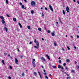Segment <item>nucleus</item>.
<instances>
[{
  "mask_svg": "<svg viewBox=\"0 0 79 79\" xmlns=\"http://www.w3.org/2000/svg\"><path fill=\"white\" fill-rule=\"evenodd\" d=\"M56 24H58V22H56Z\"/></svg>",
  "mask_w": 79,
  "mask_h": 79,
  "instance_id": "obj_64",
  "label": "nucleus"
},
{
  "mask_svg": "<svg viewBox=\"0 0 79 79\" xmlns=\"http://www.w3.org/2000/svg\"><path fill=\"white\" fill-rule=\"evenodd\" d=\"M6 4H8V0H6Z\"/></svg>",
  "mask_w": 79,
  "mask_h": 79,
  "instance_id": "obj_28",
  "label": "nucleus"
},
{
  "mask_svg": "<svg viewBox=\"0 0 79 79\" xmlns=\"http://www.w3.org/2000/svg\"><path fill=\"white\" fill-rule=\"evenodd\" d=\"M32 63L33 66L34 67H35V62H34V61H33Z\"/></svg>",
  "mask_w": 79,
  "mask_h": 79,
  "instance_id": "obj_4",
  "label": "nucleus"
},
{
  "mask_svg": "<svg viewBox=\"0 0 79 79\" xmlns=\"http://www.w3.org/2000/svg\"><path fill=\"white\" fill-rule=\"evenodd\" d=\"M59 60H60V59H61V58H60V57H59L58 58Z\"/></svg>",
  "mask_w": 79,
  "mask_h": 79,
  "instance_id": "obj_60",
  "label": "nucleus"
},
{
  "mask_svg": "<svg viewBox=\"0 0 79 79\" xmlns=\"http://www.w3.org/2000/svg\"><path fill=\"white\" fill-rule=\"evenodd\" d=\"M13 20L14 21H16V18H14L13 19Z\"/></svg>",
  "mask_w": 79,
  "mask_h": 79,
  "instance_id": "obj_14",
  "label": "nucleus"
},
{
  "mask_svg": "<svg viewBox=\"0 0 79 79\" xmlns=\"http://www.w3.org/2000/svg\"><path fill=\"white\" fill-rule=\"evenodd\" d=\"M15 63L17 64H18V60H17V59L16 58H15Z\"/></svg>",
  "mask_w": 79,
  "mask_h": 79,
  "instance_id": "obj_5",
  "label": "nucleus"
},
{
  "mask_svg": "<svg viewBox=\"0 0 79 79\" xmlns=\"http://www.w3.org/2000/svg\"><path fill=\"white\" fill-rule=\"evenodd\" d=\"M75 64H77V62L76 61H75Z\"/></svg>",
  "mask_w": 79,
  "mask_h": 79,
  "instance_id": "obj_53",
  "label": "nucleus"
},
{
  "mask_svg": "<svg viewBox=\"0 0 79 79\" xmlns=\"http://www.w3.org/2000/svg\"><path fill=\"white\" fill-rule=\"evenodd\" d=\"M59 63H61V60H59Z\"/></svg>",
  "mask_w": 79,
  "mask_h": 79,
  "instance_id": "obj_25",
  "label": "nucleus"
},
{
  "mask_svg": "<svg viewBox=\"0 0 79 79\" xmlns=\"http://www.w3.org/2000/svg\"><path fill=\"white\" fill-rule=\"evenodd\" d=\"M24 8V6L23 5H22V9H23V8Z\"/></svg>",
  "mask_w": 79,
  "mask_h": 79,
  "instance_id": "obj_26",
  "label": "nucleus"
},
{
  "mask_svg": "<svg viewBox=\"0 0 79 79\" xmlns=\"http://www.w3.org/2000/svg\"><path fill=\"white\" fill-rule=\"evenodd\" d=\"M70 37L71 38H73V36H71Z\"/></svg>",
  "mask_w": 79,
  "mask_h": 79,
  "instance_id": "obj_50",
  "label": "nucleus"
},
{
  "mask_svg": "<svg viewBox=\"0 0 79 79\" xmlns=\"http://www.w3.org/2000/svg\"><path fill=\"white\" fill-rule=\"evenodd\" d=\"M0 18H1V19H2V20H3L4 19V18H3V17L2 16H0Z\"/></svg>",
  "mask_w": 79,
  "mask_h": 79,
  "instance_id": "obj_7",
  "label": "nucleus"
},
{
  "mask_svg": "<svg viewBox=\"0 0 79 79\" xmlns=\"http://www.w3.org/2000/svg\"><path fill=\"white\" fill-rule=\"evenodd\" d=\"M8 56H10V54L8 55Z\"/></svg>",
  "mask_w": 79,
  "mask_h": 79,
  "instance_id": "obj_63",
  "label": "nucleus"
},
{
  "mask_svg": "<svg viewBox=\"0 0 79 79\" xmlns=\"http://www.w3.org/2000/svg\"><path fill=\"white\" fill-rule=\"evenodd\" d=\"M68 69V67H66L65 68V69L66 70V69Z\"/></svg>",
  "mask_w": 79,
  "mask_h": 79,
  "instance_id": "obj_49",
  "label": "nucleus"
},
{
  "mask_svg": "<svg viewBox=\"0 0 79 79\" xmlns=\"http://www.w3.org/2000/svg\"><path fill=\"white\" fill-rule=\"evenodd\" d=\"M34 74L35 76H37V73L35 72L34 73Z\"/></svg>",
  "mask_w": 79,
  "mask_h": 79,
  "instance_id": "obj_8",
  "label": "nucleus"
},
{
  "mask_svg": "<svg viewBox=\"0 0 79 79\" xmlns=\"http://www.w3.org/2000/svg\"><path fill=\"white\" fill-rule=\"evenodd\" d=\"M41 60H42L43 61H45V58H44L43 57L41 58Z\"/></svg>",
  "mask_w": 79,
  "mask_h": 79,
  "instance_id": "obj_15",
  "label": "nucleus"
},
{
  "mask_svg": "<svg viewBox=\"0 0 79 79\" xmlns=\"http://www.w3.org/2000/svg\"><path fill=\"white\" fill-rule=\"evenodd\" d=\"M52 67L53 68H55V69L56 68V66H54V65L52 66Z\"/></svg>",
  "mask_w": 79,
  "mask_h": 79,
  "instance_id": "obj_19",
  "label": "nucleus"
},
{
  "mask_svg": "<svg viewBox=\"0 0 79 79\" xmlns=\"http://www.w3.org/2000/svg\"><path fill=\"white\" fill-rule=\"evenodd\" d=\"M38 73L40 75V78H42V76H41V75H40V72H38Z\"/></svg>",
  "mask_w": 79,
  "mask_h": 79,
  "instance_id": "obj_20",
  "label": "nucleus"
},
{
  "mask_svg": "<svg viewBox=\"0 0 79 79\" xmlns=\"http://www.w3.org/2000/svg\"><path fill=\"white\" fill-rule=\"evenodd\" d=\"M77 3H78V4H79V1H77Z\"/></svg>",
  "mask_w": 79,
  "mask_h": 79,
  "instance_id": "obj_55",
  "label": "nucleus"
},
{
  "mask_svg": "<svg viewBox=\"0 0 79 79\" xmlns=\"http://www.w3.org/2000/svg\"><path fill=\"white\" fill-rule=\"evenodd\" d=\"M51 34L52 36H55V33H52Z\"/></svg>",
  "mask_w": 79,
  "mask_h": 79,
  "instance_id": "obj_16",
  "label": "nucleus"
},
{
  "mask_svg": "<svg viewBox=\"0 0 79 79\" xmlns=\"http://www.w3.org/2000/svg\"><path fill=\"white\" fill-rule=\"evenodd\" d=\"M22 75L23 76H24V73H22Z\"/></svg>",
  "mask_w": 79,
  "mask_h": 79,
  "instance_id": "obj_29",
  "label": "nucleus"
},
{
  "mask_svg": "<svg viewBox=\"0 0 79 79\" xmlns=\"http://www.w3.org/2000/svg\"><path fill=\"white\" fill-rule=\"evenodd\" d=\"M24 1L25 2H27V1L26 0H24Z\"/></svg>",
  "mask_w": 79,
  "mask_h": 79,
  "instance_id": "obj_58",
  "label": "nucleus"
},
{
  "mask_svg": "<svg viewBox=\"0 0 79 79\" xmlns=\"http://www.w3.org/2000/svg\"><path fill=\"white\" fill-rule=\"evenodd\" d=\"M49 6L51 11H53V7H52V6L50 5Z\"/></svg>",
  "mask_w": 79,
  "mask_h": 79,
  "instance_id": "obj_2",
  "label": "nucleus"
},
{
  "mask_svg": "<svg viewBox=\"0 0 79 79\" xmlns=\"http://www.w3.org/2000/svg\"><path fill=\"white\" fill-rule=\"evenodd\" d=\"M59 20H60V23H61V24H63V22L61 21V19H60Z\"/></svg>",
  "mask_w": 79,
  "mask_h": 79,
  "instance_id": "obj_24",
  "label": "nucleus"
},
{
  "mask_svg": "<svg viewBox=\"0 0 79 79\" xmlns=\"http://www.w3.org/2000/svg\"><path fill=\"white\" fill-rule=\"evenodd\" d=\"M6 16H7V17H9V18H10V16H9V15H6Z\"/></svg>",
  "mask_w": 79,
  "mask_h": 79,
  "instance_id": "obj_43",
  "label": "nucleus"
},
{
  "mask_svg": "<svg viewBox=\"0 0 79 79\" xmlns=\"http://www.w3.org/2000/svg\"><path fill=\"white\" fill-rule=\"evenodd\" d=\"M64 69V68L63 67L61 68V69Z\"/></svg>",
  "mask_w": 79,
  "mask_h": 79,
  "instance_id": "obj_59",
  "label": "nucleus"
},
{
  "mask_svg": "<svg viewBox=\"0 0 79 79\" xmlns=\"http://www.w3.org/2000/svg\"><path fill=\"white\" fill-rule=\"evenodd\" d=\"M2 23H5V20H2Z\"/></svg>",
  "mask_w": 79,
  "mask_h": 79,
  "instance_id": "obj_18",
  "label": "nucleus"
},
{
  "mask_svg": "<svg viewBox=\"0 0 79 79\" xmlns=\"http://www.w3.org/2000/svg\"><path fill=\"white\" fill-rule=\"evenodd\" d=\"M54 44L55 46H56L57 45L56 43H54Z\"/></svg>",
  "mask_w": 79,
  "mask_h": 79,
  "instance_id": "obj_32",
  "label": "nucleus"
},
{
  "mask_svg": "<svg viewBox=\"0 0 79 79\" xmlns=\"http://www.w3.org/2000/svg\"><path fill=\"white\" fill-rule=\"evenodd\" d=\"M43 71H44V72H45V71H46L45 70V69H44V70H43Z\"/></svg>",
  "mask_w": 79,
  "mask_h": 79,
  "instance_id": "obj_61",
  "label": "nucleus"
},
{
  "mask_svg": "<svg viewBox=\"0 0 79 79\" xmlns=\"http://www.w3.org/2000/svg\"><path fill=\"white\" fill-rule=\"evenodd\" d=\"M66 9L67 13H69V8L68 6H67V7H66Z\"/></svg>",
  "mask_w": 79,
  "mask_h": 79,
  "instance_id": "obj_3",
  "label": "nucleus"
},
{
  "mask_svg": "<svg viewBox=\"0 0 79 79\" xmlns=\"http://www.w3.org/2000/svg\"><path fill=\"white\" fill-rule=\"evenodd\" d=\"M67 79H70V77H67Z\"/></svg>",
  "mask_w": 79,
  "mask_h": 79,
  "instance_id": "obj_48",
  "label": "nucleus"
},
{
  "mask_svg": "<svg viewBox=\"0 0 79 79\" xmlns=\"http://www.w3.org/2000/svg\"><path fill=\"white\" fill-rule=\"evenodd\" d=\"M42 16H44V14L42 13Z\"/></svg>",
  "mask_w": 79,
  "mask_h": 79,
  "instance_id": "obj_45",
  "label": "nucleus"
},
{
  "mask_svg": "<svg viewBox=\"0 0 79 79\" xmlns=\"http://www.w3.org/2000/svg\"><path fill=\"white\" fill-rule=\"evenodd\" d=\"M30 44H32V42H30Z\"/></svg>",
  "mask_w": 79,
  "mask_h": 79,
  "instance_id": "obj_54",
  "label": "nucleus"
},
{
  "mask_svg": "<svg viewBox=\"0 0 79 79\" xmlns=\"http://www.w3.org/2000/svg\"><path fill=\"white\" fill-rule=\"evenodd\" d=\"M27 28L28 29H31V27L29 26H28Z\"/></svg>",
  "mask_w": 79,
  "mask_h": 79,
  "instance_id": "obj_23",
  "label": "nucleus"
},
{
  "mask_svg": "<svg viewBox=\"0 0 79 79\" xmlns=\"http://www.w3.org/2000/svg\"><path fill=\"white\" fill-rule=\"evenodd\" d=\"M66 61H67V62H69V60L68 59H67L66 60Z\"/></svg>",
  "mask_w": 79,
  "mask_h": 79,
  "instance_id": "obj_31",
  "label": "nucleus"
},
{
  "mask_svg": "<svg viewBox=\"0 0 79 79\" xmlns=\"http://www.w3.org/2000/svg\"><path fill=\"white\" fill-rule=\"evenodd\" d=\"M44 75H46L47 74V73H44Z\"/></svg>",
  "mask_w": 79,
  "mask_h": 79,
  "instance_id": "obj_46",
  "label": "nucleus"
},
{
  "mask_svg": "<svg viewBox=\"0 0 79 79\" xmlns=\"http://www.w3.org/2000/svg\"><path fill=\"white\" fill-rule=\"evenodd\" d=\"M19 26H20V28H22V25H21V23H19Z\"/></svg>",
  "mask_w": 79,
  "mask_h": 79,
  "instance_id": "obj_9",
  "label": "nucleus"
},
{
  "mask_svg": "<svg viewBox=\"0 0 79 79\" xmlns=\"http://www.w3.org/2000/svg\"><path fill=\"white\" fill-rule=\"evenodd\" d=\"M45 10H48L47 8L45 7Z\"/></svg>",
  "mask_w": 79,
  "mask_h": 79,
  "instance_id": "obj_37",
  "label": "nucleus"
},
{
  "mask_svg": "<svg viewBox=\"0 0 79 79\" xmlns=\"http://www.w3.org/2000/svg\"><path fill=\"white\" fill-rule=\"evenodd\" d=\"M4 54L5 55V56H6V55H7V53H4Z\"/></svg>",
  "mask_w": 79,
  "mask_h": 79,
  "instance_id": "obj_34",
  "label": "nucleus"
},
{
  "mask_svg": "<svg viewBox=\"0 0 79 79\" xmlns=\"http://www.w3.org/2000/svg\"><path fill=\"white\" fill-rule=\"evenodd\" d=\"M36 45H37L38 47H39V42L37 41V42Z\"/></svg>",
  "mask_w": 79,
  "mask_h": 79,
  "instance_id": "obj_11",
  "label": "nucleus"
},
{
  "mask_svg": "<svg viewBox=\"0 0 79 79\" xmlns=\"http://www.w3.org/2000/svg\"><path fill=\"white\" fill-rule=\"evenodd\" d=\"M63 14L64 15H65V12H64V10H63Z\"/></svg>",
  "mask_w": 79,
  "mask_h": 79,
  "instance_id": "obj_33",
  "label": "nucleus"
},
{
  "mask_svg": "<svg viewBox=\"0 0 79 79\" xmlns=\"http://www.w3.org/2000/svg\"><path fill=\"white\" fill-rule=\"evenodd\" d=\"M5 60H2V63L3 64H4V65H5Z\"/></svg>",
  "mask_w": 79,
  "mask_h": 79,
  "instance_id": "obj_13",
  "label": "nucleus"
},
{
  "mask_svg": "<svg viewBox=\"0 0 79 79\" xmlns=\"http://www.w3.org/2000/svg\"><path fill=\"white\" fill-rule=\"evenodd\" d=\"M67 48L69 50H70V48H69V47H67Z\"/></svg>",
  "mask_w": 79,
  "mask_h": 79,
  "instance_id": "obj_38",
  "label": "nucleus"
},
{
  "mask_svg": "<svg viewBox=\"0 0 79 79\" xmlns=\"http://www.w3.org/2000/svg\"><path fill=\"white\" fill-rule=\"evenodd\" d=\"M67 76L68 77L69 76V74H67Z\"/></svg>",
  "mask_w": 79,
  "mask_h": 79,
  "instance_id": "obj_62",
  "label": "nucleus"
},
{
  "mask_svg": "<svg viewBox=\"0 0 79 79\" xmlns=\"http://www.w3.org/2000/svg\"><path fill=\"white\" fill-rule=\"evenodd\" d=\"M4 29H5V30H6V32H7L8 31V29L6 28V27H4Z\"/></svg>",
  "mask_w": 79,
  "mask_h": 79,
  "instance_id": "obj_12",
  "label": "nucleus"
},
{
  "mask_svg": "<svg viewBox=\"0 0 79 79\" xmlns=\"http://www.w3.org/2000/svg\"><path fill=\"white\" fill-rule=\"evenodd\" d=\"M36 39H35L34 42L35 43H37V41L36 40Z\"/></svg>",
  "mask_w": 79,
  "mask_h": 79,
  "instance_id": "obj_27",
  "label": "nucleus"
},
{
  "mask_svg": "<svg viewBox=\"0 0 79 79\" xmlns=\"http://www.w3.org/2000/svg\"><path fill=\"white\" fill-rule=\"evenodd\" d=\"M41 68H44V66H41Z\"/></svg>",
  "mask_w": 79,
  "mask_h": 79,
  "instance_id": "obj_56",
  "label": "nucleus"
},
{
  "mask_svg": "<svg viewBox=\"0 0 79 79\" xmlns=\"http://www.w3.org/2000/svg\"><path fill=\"white\" fill-rule=\"evenodd\" d=\"M31 13H32V14H34V10H32L31 11Z\"/></svg>",
  "mask_w": 79,
  "mask_h": 79,
  "instance_id": "obj_22",
  "label": "nucleus"
},
{
  "mask_svg": "<svg viewBox=\"0 0 79 79\" xmlns=\"http://www.w3.org/2000/svg\"><path fill=\"white\" fill-rule=\"evenodd\" d=\"M23 55H21L20 56V58H23Z\"/></svg>",
  "mask_w": 79,
  "mask_h": 79,
  "instance_id": "obj_40",
  "label": "nucleus"
},
{
  "mask_svg": "<svg viewBox=\"0 0 79 79\" xmlns=\"http://www.w3.org/2000/svg\"><path fill=\"white\" fill-rule=\"evenodd\" d=\"M66 63H64L63 64V66H66Z\"/></svg>",
  "mask_w": 79,
  "mask_h": 79,
  "instance_id": "obj_39",
  "label": "nucleus"
},
{
  "mask_svg": "<svg viewBox=\"0 0 79 79\" xmlns=\"http://www.w3.org/2000/svg\"><path fill=\"white\" fill-rule=\"evenodd\" d=\"M74 48H75V49H76V46H74Z\"/></svg>",
  "mask_w": 79,
  "mask_h": 79,
  "instance_id": "obj_52",
  "label": "nucleus"
},
{
  "mask_svg": "<svg viewBox=\"0 0 79 79\" xmlns=\"http://www.w3.org/2000/svg\"><path fill=\"white\" fill-rule=\"evenodd\" d=\"M35 48H37V47L36 46H35Z\"/></svg>",
  "mask_w": 79,
  "mask_h": 79,
  "instance_id": "obj_47",
  "label": "nucleus"
},
{
  "mask_svg": "<svg viewBox=\"0 0 79 79\" xmlns=\"http://www.w3.org/2000/svg\"><path fill=\"white\" fill-rule=\"evenodd\" d=\"M38 29L39 31H42V29H41L40 28H38Z\"/></svg>",
  "mask_w": 79,
  "mask_h": 79,
  "instance_id": "obj_17",
  "label": "nucleus"
},
{
  "mask_svg": "<svg viewBox=\"0 0 79 79\" xmlns=\"http://www.w3.org/2000/svg\"><path fill=\"white\" fill-rule=\"evenodd\" d=\"M75 72H76V71L74 70H73L72 69L71 71V73H75Z\"/></svg>",
  "mask_w": 79,
  "mask_h": 79,
  "instance_id": "obj_10",
  "label": "nucleus"
},
{
  "mask_svg": "<svg viewBox=\"0 0 79 79\" xmlns=\"http://www.w3.org/2000/svg\"><path fill=\"white\" fill-rule=\"evenodd\" d=\"M46 57L48 59V60H50V57H49V56L48 55H46Z\"/></svg>",
  "mask_w": 79,
  "mask_h": 79,
  "instance_id": "obj_6",
  "label": "nucleus"
},
{
  "mask_svg": "<svg viewBox=\"0 0 79 79\" xmlns=\"http://www.w3.org/2000/svg\"><path fill=\"white\" fill-rule=\"evenodd\" d=\"M48 33L49 34H50V31H49V30H48Z\"/></svg>",
  "mask_w": 79,
  "mask_h": 79,
  "instance_id": "obj_35",
  "label": "nucleus"
},
{
  "mask_svg": "<svg viewBox=\"0 0 79 79\" xmlns=\"http://www.w3.org/2000/svg\"><path fill=\"white\" fill-rule=\"evenodd\" d=\"M45 78H46L47 79H48V77L47 76H45Z\"/></svg>",
  "mask_w": 79,
  "mask_h": 79,
  "instance_id": "obj_30",
  "label": "nucleus"
},
{
  "mask_svg": "<svg viewBox=\"0 0 79 79\" xmlns=\"http://www.w3.org/2000/svg\"><path fill=\"white\" fill-rule=\"evenodd\" d=\"M31 5L32 6H35V2L34 1H32L31 3Z\"/></svg>",
  "mask_w": 79,
  "mask_h": 79,
  "instance_id": "obj_1",
  "label": "nucleus"
},
{
  "mask_svg": "<svg viewBox=\"0 0 79 79\" xmlns=\"http://www.w3.org/2000/svg\"><path fill=\"white\" fill-rule=\"evenodd\" d=\"M77 39H79V35H77Z\"/></svg>",
  "mask_w": 79,
  "mask_h": 79,
  "instance_id": "obj_42",
  "label": "nucleus"
},
{
  "mask_svg": "<svg viewBox=\"0 0 79 79\" xmlns=\"http://www.w3.org/2000/svg\"><path fill=\"white\" fill-rule=\"evenodd\" d=\"M61 68V66H60V65H59L58 66V68H59V69H60V68Z\"/></svg>",
  "mask_w": 79,
  "mask_h": 79,
  "instance_id": "obj_21",
  "label": "nucleus"
},
{
  "mask_svg": "<svg viewBox=\"0 0 79 79\" xmlns=\"http://www.w3.org/2000/svg\"><path fill=\"white\" fill-rule=\"evenodd\" d=\"M9 68L10 69H12V67H11V66H10Z\"/></svg>",
  "mask_w": 79,
  "mask_h": 79,
  "instance_id": "obj_41",
  "label": "nucleus"
},
{
  "mask_svg": "<svg viewBox=\"0 0 79 79\" xmlns=\"http://www.w3.org/2000/svg\"><path fill=\"white\" fill-rule=\"evenodd\" d=\"M19 4H20V5H22V3H21V2H20Z\"/></svg>",
  "mask_w": 79,
  "mask_h": 79,
  "instance_id": "obj_44",
  "label": "nucleus"
},
{
  "mask_svg": "<svg viewBox=\"0 0 79 79\" xmlns=\"http://www.w3.org/2000/svg\"><path fill=\"white\" fill-rule=\"evenodd\" d=\"M64 74H67V73L66 72H64Z\"/></svg>",
  "mask_w": 79,
  "mask_h": 79,
  "instance_id": "obj_57",
  "label": "nucleus"
},
{
  "mask_svg": "<svg viewBox=\"0 0 79 79\" xmlns=\"http://www.w3.org/2000/svg\"><path fill=\"white\" fill-rule=\"evenodd\" d=\"M8 79H11V77L10 76H9L8 77Z\"/></svg>",
  "mask_w": 79,
  "mask_h": 79,
  "instance_id": "obj_36",
  "label": "nucleus"
},
{
  "mask_svg": "<svg viewBox=\"0 0 79 79\" xmlns=\"http://www.w3.org/2000/svg\"><path fill=\"white\" fill-rule=\"evenodd\" d=\"M33 61H35V59H33Z\"/></svg>",
  "mask_w": 79,
  "mask_h": 79,
  "instance_id": "obj_51",
  "label": "nucleus"
}]
</instances>
